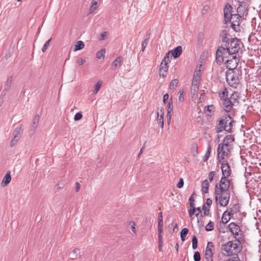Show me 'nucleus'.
<instances>
[{
    "label": "nucleus",
    "instance_id": "obj_59",
    "mask_svg": "<svg viewBox=\"0 0 261 261\" xmlns=\"http://www.w3.org/2000/svg\"><path fill=\"white\" fill-rule=\"evenodd\" d=\"M184 180L182 178H180L178 181V182L177 184V187L178 188H181L184 186Z\"/></svg>",
    "mask_w": 261,
    "mask_h": 261
},
{
    "label": "nucleus",
    "instance_id": "obj_39",
    "mask_svg": "<svg viewBox=\"0 0 261 261\" xmlns=\"http://www.w3.org/2000/svg\"><path fill=\"white\" fill-rule=\"evenodd\" d=\"M173 107L172 105V98L170 99V100L168 102L167 105V112H169L173 113Z\"/></svg>",
    "mask_w": 261,
    "mask_h": 261
},
{
    "label": "nucleus",
    "instance_id": "obj_28",
    "mask_svg": "<svg viewBox=\"0 0 261 261\" xmlns=\"http://www.w3.org/2000/svg\"><path fill=\"white\" fill-rule=\"evenodd\" d=\"M85 46V44L82 41H78L76 42L74 46V51L82 49Z\"/></svg>",
    "mask_w": 261,
    "mask_h": 261
},
{
    "label": "nucleus",
    "instance_id": "obj_46",
    "mask_svg": "<svg viewBox=\"0 0 261 261\" xmlns=\"http://www.w3.org/2000/svg\"><path fill=\"white\" fill-rule=\"evenodd\" d=\"M158 226H163L162 213L160 212L158 216Z\"/></svg>",
    "mask_w": 261,
    "mask_h": 261
},
{
    "label": "nucleus",
    "instance_id": "obj_21",
    "mask_svg": "<svg viewBox=\"0 0 261 261\" xmlns=\"http://www.w3.org/2000/svg\"><path fill=\"white\" fill-rule=\"evenodd\" d=\"M11 176L10 175V172H8V173H7V174L5 175V176H4V177L3 179V180H2V182L1 184L2 186L4 187L6 185H8L9 183H10V182L11 181Z\"/></svg>",
    "mask_w": 261,
    "mask_h": 261
},
{
    "label": "nucleus",
    "instance_id": "obj_4",
    "mask_svg": "<svg viewBox=\"0 0 261 261\" xmlns=\"http://www.w3.org/2000/svg\"><path fill=\"white\" fill-rule=\"evenodd\" d=\"M225 43V46H227L231 55L237 53L240 49L241 42L236 38L228 39Z\"/></svg>",
    "mask_w": 261,
    "mask_h": 261
},
{
    "label": "nucleus",
    "instance_id": "obj_24",
    "mask_svg": "<svg viewBox=\"0 0 261 261\" xmlns=\"http://www.w3.org/2000/svg\"><path fill=\"white\" fill-rule=\"evenodd\" d=\"M231 216H232L230 214H228L227 211H225L222 217V222L223 223H227L231 218Z\"/></svg>",
    "mask_w": 261,
    "mask_h": 261
},
{
    "label": "nucleus",
    "instance_id": "obj_19",
    "mask_svg": "<svg viewBox=\"0 0 261 261\" xmlns=\"http://www.w3.org/2000/svg\"><path fill=\"white\" fill-rule=\"evenodd\" d=\"M247 10V9L246 8V3L243 2H240L237 8V12L238 14L240 15H244V13L246 12Z\"/></svg>",
    "mask_w": 261,
    "mask_h": 261
},
{
    "label": "nucleus",
    "instance_id": "obj_5",
    "mask_svg": "<svg viewBox=\"0 0 261 261\" xmlns=\"http://www.w3.org/2000/svg\"><path fill=\"white\" fill-rule=\"evenodd\" d=\"M226 80L228 84L236 88L239 84V79L238 74L233 70H230L226 72Z\"/></svg>",
    "mask_w": 261,
    "mask_h": 261
},
{
    "label": "nucleus",
    "instance_id": "obj_9",
    "mask_svg": "<svg viewBox=\"0 0 261 261\" xmlns=\"http://www.w3.org/2000/svg\"><path fill=\"white\" fill-rule=\"evenodd\" d=\"M22 129L21 126L17 127L13 134V138L11 140L10 146L11 147H13L18 141L21 137Z\"/></svg>",
    "mask_w": 261,
    "mask_h": 261
},
{
    "label": "nucleus",
    "instance_id": "obj_1",
    "mask_svg": "<svg viewBox=\"0 0 261 261\" xmlns=\"http://www.w3.org/2000/svg\"><path fill=\"white\" fill-rule=\"evenodd\" d=\"M230 181L228 177L222 176L215 186L216 201L221 206H226L229 201L230 193L229 188Z\"/></svg>",
    "mask_w": 261,
    "mask_h": 261
},
{
    "label": "nucleus",
    "instance_id": "obj_13",
    "mask_svg": "<svg viewBox=\"0 0 261 261\" xmlns=\"http://www.w3.org/2000/svg\"><path fill=\"white\" fill-rule=\"evenodd\" d=\"M222 105L224 110L227 112L232 110L233 106H236L229 98L224 99V100L222 101Z\"/></svg>",
    "mask_w": 261,
    "mask_h": 261
},
{
    "label": "nucleus",
    "instance_id": "obj_12",
    "mask_svg": "<svg viewBox=\"0 0 261 261\" xmlns=\"http://www.w3.org/2000/svg\"><path fill=\"white\" fill-rule=\"evenodd\" d=\"M225 61L226 63V66L228 68L234 69L237 67L239 60L236 57L233 56L231 59L226 60Z\"/></svg>",
    "mask_w": 261,
    "mask_h": 261
},
{
    "label": "nucleus",
    "instance_id": "obj_44",
    "mask_svg": "<svg viewBox=\"0 0 261 261\" xmlns=\"http://www.w3.org/2000/svg\"><path fill=\"white\" fill-rule=\"evenodd\" d=\"M214 229V223L212 222H210L208 223L205 226V230L206 231H211Z\"/></svg>",
    "mask_w": 261,
    "mask_h": 261
},
{
    "label": "nucleus",
    "instance_id": "obj_23",
    "mask_svg": "<svg viewBox=\"0 0 261 261\" xmlns=\"http://www.w3.org/2000/svg\"><path fill=\"white\" fill-rule=\"evenodd\" d=\"M12 83V77H9L4 85V91H8L10 90Z\"/></svg>",
    "mask_w": 261,
    "mask_h": 261
},
{
    "label": "nucleus",
    "instance_id": "obj_36",
    "mask_svg": "<svg viewBox=\"0 0 261 261\" xmlns=\"http://www.w3.org/2000/svg\"><path fill=\"white\" fill-rule=\"evenodd\" d=\"M170 62V56H169V53H167L165 56H164V58L163 59L161 63H166V64H168Z\"/></svg>",
    "mask_w": 261,
    "mask_h": 261
},
{
    "label": "nucleus",
    "instance_id": "obj_37",
    "mask_svg": "<svg viewBox=\"0 0 261 261\" xmlns=\"http://www.w3.org/2000/svg\"><path fill=\"white\" fill-rule=\"evenodd\" d=\"M198 246V240L196 236L194 235L192 238V248L196 249Z\"/></svg>",
    "mask_w": 261,
    "mask_h": 261
},
{
    "label": "nucleus",
    "instance_id": "obj_34",
    "mask_svg": "<svg viewBox=\"0 0 261 261\" xmlns=\"http://www.w3.org/2000/svg\"><path fill=\"white\" fill-rule=\"evenodd\" d=\"M105 54L106 49L105 48H102L97 53L96 57L98 59H103L105 57Z\"/></svg>",
    "mask_w": 261,
    "mask_h": 261
},
{
    "label": "nucleus",
    "instance_id": "obj_18",
    "mask_svg": "<svg viewBox=\"0 0 261 261\" xmlns=\"http://www.w3.org/2000/svg\"><path fill=\"white\" fill-rule=\"evenodd\" d=\"M225 46L226 47H224L222 46L219 47L216 51V54L217 55H222L223 56H224L226 57H227V55H231L229 51H228V48L227 46Z\"/></svg>",
    "mask_w": 261,
    "mask_h": 261
},
{
    "label": "nucleus",
    "instance_id": "obj_31",
    "mask_svg": "<svg viewBox=\"0 0 261 261\" xmlns=\"http://www.w3.org/2000/svg\"><path fill=\"white\" fill-rule=\"evenodd\" d=\"M189 232V230L187 228H183L180 232V238L182 241H185L186 237Z\"/></svg>",
    "mask_w": 261,
    "mask_h": 261
},
{
    "label": "nucleus",
    "instance_id": "obj_41",
    "mask_svg": "<svg viewBox=\"0 0 261 261\" xmlns=\"http://www.w3.org/2000/svg\"><path fill=\"white\" fill-rule=\"evenodd\" d=\"M51 40V38H50L48 40H47L45 43L44 44L43 47L42 48V51L43 53H45L47 49L48 48V46L50 45V42Z\"/></svg>",
    "mask_w": 261,
    "mask_h": 261
},
{
    "label": "nucleus",
    "instance_id": "obj_40",
    "mask_svg": "<svg viewBox=\"0 0 261 261\" xmlns=\"http://www.w3.org/2000/svg\"><path fill=\"white\" fill-rule=\"evenodd\" d=\"M97 2L93 1L92 3V5L90 8V13H93L96 9H97Z\"/></svg>",
    "mask_w": 261,
    "mask_h": 261
},
{
    "label": "nucleus",
    "instance_id": "obj_10",
    "mask_svg": "<svg viewBox=\"0 0 261 261\" xmlns=\"http://www.w3.org/2000/svg\"><path fill=\"white\" fill-rule=\"evenodd\" d=\"M219 162L221 164V168L223 174L222 176L228 177L231 174V170L230 167L227 161L224 160Z\"/></svg>",
    "mask_w": 261,
    "mask_h": 261
},
{
    "label": "nucleus",
    "instance_id": "obj_11",
    "mask_svg": "<svg viewBox=\"0 0 261 261\" xmlns=\"http://www.w3.org/2000/svg\"><path fill=\"white\" fill-rule=\"evenodd\" d=\"M228 226L230 232L234 236L235 238H241L240 237V236H241V234H240L241 229L238 225L234 222H231L229 224Z\"/></svg>",
    "mask_w": 261,
    "mask_h": 261
},
{
    "label": "nucleus",
    "instance_id": "obj_43",
    "mask_svg": "<svg viewBox=\"0 0 261 261\" xmlns=\"http://www.w3.org/2000/svg\"><path fill=\"white\" fill-rule=\"evenodd\" d=\"M220 35L222 38V41L223 42H226V41L227 40V39H226L227 31L226 30L222 31Z\"/></svg>",
    "mask_w": 261,
    "mask_h": 261
},
{
    "label": "nucleus",
    "instance_id": "obj_33",
    "mask_svg": "<svg viewBox=\"0 0 261 261\" xmlns=\"http://www.w3.org/2000/svg\"><path fill=\"white\" fill-rule=\"evenodd\" d=\"M201 76V71H200V69H196L194 72L193 79L200 81Z\"/></svg>",
    "mask_w": 261,
    "mask_h": 261
},
{
    "label": "nucleus",
    "instance_id": "obj_60",
    "mask_svg": "<svg viewBox=\"0 0 261 261\" xmlns=\"http://www.w3.org/2000/svg\"><path fill=\"white\" fill-rule=\"evenodd\" d=\"M163 239H159V250L160 251H162Z\"/></svg>",
    "mask_w": 261,
    "mask_h": 261
},
{
    "label": "nucleus",
    "instance_id": "obj_61",
    "mask_svg": "<svg viewBox=\"0 0 261 261\" xmlns=\"http://www.w3.org/2000/svg\"><path fill=\"white\" fill-rule=\"evenodd\" d=\"M172 114V113L170 112V111L169 112H167V122H168V124H169V123L170 122Z\"/></svg>",
    "mask_w": 261,
    "mask_h": 261
},
{
    "label": "nucleus",
    "instance_id": "obj_2",
    "mask_svg": "<svg viewBox=\"0 0 261 261\" xmlns=\"http://www.w3.org/2000/svg\"><path fill=\"white\" fill-rule=\"evenodd\" d=\"M241 249V243L238 240L229 241L222 246V254L225 256L238 255Z\"/></svg>",
    "mask_w": 261,
    "mask_h": 261
},
{
    "label": "nucleus",
    "instance_id": "obj_57",
    "mask_svg": "<svg viewBox=\"0 0 261 261\" xmlns=\"http://www.w3.org/2000/svg\"><path fill=\"white\" fill-rule=\"evenodd\" d=\"M157 114L158 117H159V116H164V112L162 108H160L158 109Z\"/></svg>",
    "mask_w": 261,
    "mask_h": 261
},
{
    "label": "nucleus",
    "instance_id": "obj_54",
    "mask_svg": "<svg viewBox=\"0 0 261 261\" xmlns=\"http://www.w3.org/2000/svg\"><path fill=\"white\" fill-rule=\"evenodd\" d=\"M191 207L192 208H191L189 210V214L190 217H192L193 215H195L196 213V207H195V206Z\"/></svg>",
    "mask_w": 261,
    "mask_h": 261
},
{
    "label": "nucleus",
    "instance_id": "obj_6",
    "mask_svg": "<svg viewBox=\"0 0 261 261\" xmlns=\"http://www.w3.org/2000/svg\"><path fill=\"white\" fill-rule=\"evenodd\" d=\"M217 152L219 161L226 160L229 157L230 148L219 144Z\"/></svg>",
    "mask_w": 261,
    "mask_h": 261
},
{
    "label": "nucleus",
    "instance_id": "obj_48",
    "mask_svg": "<svg viewBox=\"0 0 261 261\" xmlns=\"http://www.w3.org/2000/svg\"><path fill=\"white\" fill-rule=\"evenodd\" d=\"M129 225H130V228L132 231L135 233L137 231L136 228V224L135 222L134 221H131L129 222Z\"/></svg>",
    "mask_w": 261,
    "mask_h": 261
},
{
    "label": "nucleus",
    "instance_id": "obj_62",
    "mask_svg": "<svg viewBox=\"0 0 261 261\" xmlns=\"http://www.w3.org/2000/svg\"><path fill=\"white\" fill-rule=\"evenodd\" d=\"M209 8H210V7L208 6H207V5L204 6L202 10V14H204L206 13V12L208 10Z\"/></svg>",
    "mask_w": 261,
    "mask_h": 261
},
{
    "label": "nucleus",
    "instance_id": "obj_30",
    "mask_svg": "<svg viewBox=\"0 0 261 261\" xmlns=\"http://www.w3.org/2000/svg\"><path fill=\"white\" fill-rule=\"evenodd\" d=\"M213 110L214 106L213 105H208L205 108L204 113L207 116H211Z\"/></svg>",
    "mask_w": 261,
    "mask_h": 261
},
{
    "label": "nucleus",
    "instance_id": "obj_53",
    "mask_svg": "<svg viewBox=\"0 0 261 261\" xmlns=\"http://www.w3.org/2000/svg\"><path fill=\"white\" fill-rule=\"evenodd\" d=\"M225 261H240V259L238 255L232 256L229 258L226 259Z\"/></svg>",
    "mask_w": 261,
    "mask_h": 261
},
{
    "label": "nucleus",
    "instance_id": "obj_35",
    "mask_svg": "<svg viewBox=\"0 0 261 261\" xmlns=\"http://www.w3.org/2000/svg\"><path fill=\"white\" fill-rule=\"evenodd\" d=\"M211 151V146L210 144H208L206 153L203 158V161L206 162L209 158Z\"/></svg>",
    "mask_w": 261,
    "mask_h": 261
},
{
    "label": "nucleus",
    "instance_id": "obj_52",
    "mask_svg": "<svg viewBox=\"0 0 261 261\" xmlns=\"http://www.w3.org/2000/svg\"><path fill=\"white\" fill-rule=\"evenodd\" d=\"M194 193L189 198V203H190V205L191 207H193V206H195V204H194V199L193 198V196H194Z\"/></svg>",
    "mask_w": 261,
    "mask_h": 261
},
{
    "label": "nucleus",
    "instance_id": "obj_38",
    "mask_svg": "<svg viewBox=\"0 0 261 261\" xmlns=\"http://www.w3.org/2000/svg\"><path fill=\"white\" fill-rule=\"evenodd\" d=\"M102 84V82L101 81H99L97 82L96 84L94 86V93L95 94L97 93L98 91H99V89L100 88L101 85Z\"/></svg>",
    "mask_w": 261,
    "mask_h": 261
},
{
    "label": "nucleus",
    "instance_id": "obj_15",
    "mask_svg": "<svg viewBox=\"0 0 261 261\" xmlns=\"http://www.w3.org/2000/svg\"><path fill=\"white\" fill-rule=\"evenodd\" d=\"M168 53H169V55L171 54L174 58H177L182 53V47L181 46H178L174 49L170 50Z\"/></svg>",
    "mask_w": 261,
    "mask_h": 261
},
{
    "label": "nucleus",
    "instance_id": "obj_49",
    "mask_svg": "<svg viewBox=\"0 0 261 261\" xmlns=\"http://www.w3.org/2000/svg\"><path fill=\"white\" fill-rule=\"evenodd\" d=\"M194 261H200L201 259L200 253L198 251L195 252L194 254Z\"/></svg>",
    "mask_w": 261,
    "mask_h": 261
},
{
    "label": "nucleus",
    "instance_id": "obj_47",
    "mask_svg": "<svg viewBox=\"0 0 261 261\" xmlns=\"http://www.w3.org/2000/svg\"><path fill=\"white\" fill-rule=\"evenodd\" d=\"M163 226H158V239H163Z\"/></svg>",
    "mask_w": 261,
    "mask_h": 261
},
{
    "label": "nucleus",
    "instance_id": "obj_8",
    "mask_svg": "<svg viewBox=\"0 0 261 261\" xmlns=\"http://www.w3.org/2000/svg\"><path fill=\"white\" fill-rule=\"evenodd\" d=\"M214 251L215 246L214 244L211 242H208L204 253V258L206 261H214Z\"/></svg>",
    "mask_w": 261,
    "mask_h": 261
},
{
    "label": "nucleus",
    "instance_id": "obj_45",
    "mask_svg": "<svg viewBox=\"0 0 261 261\" xmlns=\"http://www.w3.org/2000/svg\"><path fill=\"white\" fill-rule=\"evenodd\" d=\"M198 89V87H191V94L193 96H197Z\"/></svg>",
    "mask_w": 261,
    "mask_h": 261
},
{
    "label": "nucleus",
    "instance_id": "obj_22",
    "mask_svg": "<svg viewBox=\"0 0 261 261\" xmlns=\"http://www.w3.org/2000/svg\"><path fill=\"white\" fill-rule=\"evenodd\" d=\"M239 94L237 92H234L229 97L230 99L236 105H237L239 103Z\"/></svg>",
    "mask_w": 261,
    "mask_h": 261
},
{
    "label": "nucleus",
    "instance_id": "obj_50",
    "mask_svg": "<svg viewBox=\"0 0 261 261\" xmlns=\"http://www.w3.org/2000/svg\"><path fill=\"white\" fill-rule=\"evenodd\" d=\"M226 58L225 56H223L222 55H217L216 54V60L217 62H223L224 61V59Z\"/></svg>",
    "mask_w": 261,
    "mask_h": 261
},
{
    "label": "nucleus",
    "instance_id": "obj_25",
    "mask_svg": "<svg viewBox=\"0 0 261 261\" xmlns=\"http://www.w3.org/2000/svg\"><path fill=\"white\" fill-rule=\"evenodd\" d=\"M209 182L207 179L203 181L202 184V191L203 193L206 194L208 191Z\"/></svg>",
    "mask_w": 261,
    "mask_h": 261
},
{
    "label": "nucleus",
    "instance_id": "obj_56",
    "mask_svg": "<svg viewBox=\"0 0 261 261\" xmlns=\"http://www.w3.org/2000/svg\"><path fill=\"white\" fill-rule=\"evenodd\" d=\"M200 81L197 80H194L193 79L192 83V87H198L199 88V85L200 84Z\"/></svg>",
    "mask_w": 261,
    "mask_h": 261
},
{
    "label": "nucleus",
    "instance_id": "obj_32",
    "mask_svg": "<svg viewBox=\"0 0 261 261\" xmlns=\"http://www.w3.org/2000/svg\"><path fill=\"white\" fill-rule=\"evenodd\" d=\"M178 81L177 79H174L171 81L169 85V88L171 90H174L177 87Z\"/></svg>",
    "mask_w": 261,
    "mask_h": 261
},
{
    "label": "nucleus",
    "instance_id": "obj_29",
    "mask_svg": "<svg viewBox=\"0 0 261 261\" xmlns=\"http://www.w3.org/2000/svg\"><path fill=\"white\" fill-rule=\"evenodd\" d=\"M219 96L220 99L223 101L224 99H226L228 97V91L227 89L225 88L223 91L219 93Z\"/></svg>",
    "mask_w": 261,
    "mask_h": 261
},
{
    "label": "nucleus",
    "instance_id": "obj_7",
    "mask_svg": "<svg viewBox=\"0 0 261 261\" xmlns=\"http://www.w3.org/2000/svg\"><path fill=\"white\" fill-rule=\"evenodd\" d=\"M241 16L239 14L231 15L229 21L231 23V27L236 32L240 31V24L241 22Z\"/></svg>",
    "mask_w": 261,
    "mask_h": 261
},
{
    "label": "nucleus",
    "instance_id": "obj_64",
    "mask_svg": "<svg viewBox=\"0 0 261 261\" xmlns=\"http://www.w3.org/2000/svg\"><path fill=\"white\" fill-rule=\"evenodd\" d=\"M192 149L193 150V155L195 156V155H196L197 153H198V151H197V146L196 145H194Z\"/></svg>",
    "mask_w": 261,
    "mask_h": 261
},
{
    "label": "nucleus",
    "instance_id": "obj_16",
    "mask_svg": "<svg viewBox=\"0 0 261 261\" xmlns=\"http://www.w3.org/2000/svg\"><path fill=\"white\" fill-rule=\"evenodd\" d=\"M240 205L238 204H235L232 205L231 207H228L226 210L228 214H230L232 216L234 214H237L240 211Z\"/></svg>",
    "mask_w": 261,
    "mask_h": 261
},
{
    "label": "nucleus",
    "instance_id": "obj_42",
    "mask_svg": "<svg viewBox=\"0 0 261 261\" xmlns=\"http://www.w3.org/2000/svg\"><path fill=\"white\" fill-rule=\"evenodd\" d=\"M149 41V38H145L142 43V51L143 52L147 46Z\"/></svg>",
    "mask_w": 261,
    "mask_h": 261
},
{
    "label": "nucleus",
    "instance_id": "obj_20",
    "mask_svg": "<svg viewBox=\"0 0 261 261\" xmlns=\"http://www.w3.org/2000/svg\"><path fill=\"white\" fill-rule=\"evenodd\" d=\"M168 70V65L166 63H161L160 68V75L163 77H165L167 75Z\"/></svg>",
    "mask_w": 261,
    "mask_h": 261
},
{
    "label": "nucleus",
    "instance_id": "obj_27",
    "mask_svg": "<svg viewBox=\"0 0 261 261\" xmlns=\"http://www.w3.org/2000/svg\"><path fill=\"white\" fill-rule=\"evenodd\" d=\"M39 115H35V116L34 117V118L33 120L32 124L31 125V128H32V129H33V130H34L37 128L38 123L39 122Z\"/></svg>",
    "mask_w": 261,
    "mask_h": 261
},
{
    "label": "nucleus",
    "instance_id": "obj_3",
    "mask_svg": "<svg viewBox=\"0 0 261 261\" xmlns=\"http://www.w3.org/2000/svg\"><path fill=\"white\" fill-rule=\"evenodd\" d=\"M233 122V120L230 116H225L223 118L219 121L217 127V132H221L223 130L230 132L232 127Z\"/></svg>",
    "mask_w": 261,
    "mask_h": 261
},
{
    "label": "nucleus",
    "instance_id": "obj_63",
    "mask_svg": "<svg viewBox=\"0 0 261 261\" xmlns=\"http://www.w3.org/2000/svg\"><path fill=\"white\" fill-rule=\"evenodd\" d=\"M77 63L81 65L85 62V60L82 58H79L76 61Z\"/></svg>",
    "mask_w": 261,
    "mask_h": 261
},
{
    "label": "nucleus",
    "instance_id": "obj_51",
    "mask_svg": "<svg viewBox=\"0 0 261 261\" xmlns=\"http://www.w3.org/2000/svg\"><path fill=\"white\" fill-rule=\"evenodd\" d=\"M83 115L81 112H78L74 115V119L75 121H78L82 118Z\"/></svg>",
    "mask_w": 261,
    "mask_h": 261
},
{
    "label": "nucleus",
    "instance_id": "obj_14",
    "mask_svg": "<svg viewBox=\"0 0 261 261\" xmlns=\"http://www.w3.org/2000/svg\"><path fill=\"white\" fill-rule=\"evenodd\" d=\"M232 7L231 5L229 4H226L224 8V16L225 21L226 22H228L229 20L230 17L231 15H232L231 13Z\"/></svg>",
    "mask_w": 261,
    "mask_h": 261
},
{
    "label": "nucleus",
    "instance_id": "obj_26",
    "mask_svg": "<svg viewBox=\"0 0 261 261\" xmlns=\"http://www.w3.org/2000/svg\"><path fill=\"white\" fill-rule=\"evenodd\" d=\"M122 60L123 59L121 56L118 57L112 63V67L114 69H116L118 66L120 65Z\"/></svg>",
    "mask_w": 261,
    "mask_h": 261
},
{
    "label": "nucleus",
    "instance_id": "obj_17",
    "mask_svg": "<svg viewBox=\"0 0 261 261\" xmlns=\"http://www.w3.org/2000/svg\"><path fill=\"white\" fill-rule=\"evenodd\" d=\"M233 141L234 138L232 136L227 135L224 138L223 143L221 144L231 148V143H232Z\"/></svg>",
    "mask_w": 261,
    "mask_h": 261
},
{
    "label": "nucleus",
    "instance_id": "obj_55",
    "mask_svg": "<svg viewBox=\"0 0 261 261\" xmlns=\"http://www.w3.org/2000/svg\"><path fill=\"white\" fill-rule=\"evenodd\" d=\"M163 117L164 116H159V117H158V119H157L158 123L161 124V126L162 128L164 127Z\"/></svg>",
    "mask_w": 261,
    "mask_h": 261
},
{
    "label": "nucleus",
    "instance_id": "obj_58",
    "mask_svg": "<svg viewBox=\"0 0 261 261\" xmlns=\"http://www.w3.org/2000/svg\"><path fill=\"white\" fill-rule=\"evenodd\" d=\"M215 175V172L214 171H211L208 174V179L210 182H212L213 180L214 177Z\"/></svg>",
    "mask_w": 261,
    "mask_h": 261
}]
</instances>
